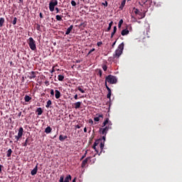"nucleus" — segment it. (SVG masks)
I'll return each instance as SVG.
<instances>
[{
	"label": "nucleus",
	"instance_id": "f257e3e1",
	"mask_svg": "<svg viewBox=\"0 0 182 182\" xmlns=\"http://www.w3.org/2000/svg\"><path fill=\"white\" fill-rule=\"evenodd\" d=\"M102 140L104 141L103 142H102V139L96 140L92 146V149L95 150V151L97 153L99 156L102 154L103 149L105 148V141H106V134H105V136H102Z\"/></svg>",
	"mask_w": 182,
	"mask_h": 182
},
{
	"label": "nucleus",
	"instance_id": "f03ea898",
	"mask_svg": "<svg viewBox=\"0 0 182 182\" xmlns=\"http://www.w3.org/2000/svg\"><path fill=\"white\" fill-rule=\"evenodd\" d=\"M123 49H124V43H122L118 46L117 49L115 50V53L113 55L114 58L119 59L122 53H123Z\"/></svg>",
	"mask_w": 182,
	"mask_h": 182
},
{
	"label": "nucleus",
	"instance_id": "7ed1b4c3",
	"mask_svg": "<svg viewBox=\"0 0 182 182\" xmlns=\"http://www.w3.org/2000/svg\"><path fill=\"white\" fill-rule=\"evenodd\" d=\"M107 83L110 85H116L117 83V77L114 75H109L105 77V87L107 86Z\"/></svg>",
	"mask_w": 182,
	"mask_h": 182
},
{
	"label": "nucleus",
	"instance_id": "20e7f679",
	"mask_svg": "<svg viewBox=\"0 0 182 182\" xmlns=\"http://www.w3.org/2000/svg\"><path fill=\"white\" fill-rule=\"evenodd\" d=\"M28 43L31 50H36V41L33 40V38L30 37L28 40Z\"/></svg>",
	"mask_w": 182,
	"mask_h": 182
},
{
	"label": "nucleus",
	"instance_id": "39448f33",
	"mask_svg": "<svg viewBox=\"0 0 182 182\" xmlns=\"http://www.w3.org/2000/svg\"><path fill=\"white\" fill-rule=\"evenodd\" d=\"M23 134V128L20 127L18 129V135L14 136L16 139V141H14V143H18V141H19V139L22 137Z\"/></svg>",
	"mask_w": 182,
	"mask_h": 182
},
{
	"label": "nucleus",
	"instance_id": "423d86ee",
	"mask_svg": "<svg viewBox=\"0 0 182 182\" xmlns=\"http://www.w3.org/2000/svg\"><path fill=\"white\" fill-rule=\"evenodd\" d=\"M58 5V0H52L49 3V9L50 12H53L55 11V7Z\"/></svg>",
	"mask_w": 182,
	"mask_h": 182
},
{
	"label": "nucleus",
	"instance_id": "0eeeda50",
	"mask_svg": "<svg viewBox=\"0 0 182 182\" xmlns=\"http://www.w3.org/2000/svg\"><path fill=\"white\" fill-rule=\"evenodd\" d=\"M63 180H65V181H63ZM70 180H72V176L68 175L65 178V176L63 175H62L60 177L59 182H69V181H70Z\"/></svg>",
	"mask_w": 182,
	"mask_h": 182
},
{
	"label": "nucleus",
	"instance_id": "6e6552de",
	"mask_svg": "<svg viewBox=\"0 0 182 182\" xmlns=\"http://www.w3.org/2000/svg\"><path fill=\"white\" fill-rule=\"evenodd\" d=\"M111 129L112 127L106 126L105 128L100 129V133L101 134H107V132H109V130H110Z\"/></svg>",
	"mask_w": 182,
	"mask_h": 182
},
{
	"label": "nucleus",
	"instance_id": "1a4fd4ad",
	"mask_svg": "<svg viewBox=\"0 0 182 182\" xmlns=\"http://www.w3.org/2000/svg\"><path fill=\"white\" fill-rule=\"evenodd\" d=\"M107 124H108V127H112V121L109 120V118L105 119V120L102 123V127H105Z\"/></svg>",
	"mask_w": 182,
	"mask_h": 182
},
{
	"label": "nucleus",
	"instance_id": "9d476101",
	"mask_svg": "<svg viewBox=\"0 0 182 182\" xmlns=\"http://www.w3.org/2000/svg\"><path fill=\"white\" fill-rule=\"evenodd\" d=\"M103 120V115L101 113L96 114L95 117H94V120L95 122H100V119Z\"/></svg>",
	"mask_w": 182,
	"mask_h": 182
},
{
	"label": "nucleus",
	"instance_id": "9b49d317",
	"mask_svg": "<svg viewBox=\"0 0 182 182\" xmlns=\"http://www.w3.org/2000/svg\"><path fill=\"white\" fill-rule=\"evenodd\" d=\"M28 77H29L30 79H35V77H36V73L34 71L28 73Z\"/></svg>",
	"mask_w": 182,
	"mask_h": 182
},
{
	"label": "nucleus",
	"instance_id": "f8f14e48",
	"mask_svg": "<svg viewBox=\"0 0 182 182\" xmlns=\"http://www.w3.org/2000/svg\"><path fill=\"white\" fill-rule=\"evenodd\" d=\"M139 5L141 6H144V5H147V4H151V1L150 0H146V1H141V2L139 1Z\"/></svg>",
	"mask_w": 182,
	"mask_h": 182
},
{
	"label": "nucleus",
	"instance_id": "ddd939ff",
	"mask_svg": "<svg viewBox=\"0 0 182 182\" xmlns=\"http://www.w3.org/2000/svg\"><path fill=\"white\" fill-rule=\"evenodd\" d=\"M89 160H90V157H87L85 159H84L82 162L81 167H86V164H87Z\"/></svg>",
	"mask_w": 182,
	"mask_h": 182
},
{
	"label": "nucleus",
	"instance_id": "4468645a",
	"mask_svg": "<svg viewBox=\"0 0 182 182\" xmlns=\"http://www.w3.org/2000/svg\"><path fill=\"white\" fill-rule=\"evenodd\" d=\"M106 89L108 91V94L107 95V99H109V100H110V97L112 96V90L107 85H106Z\"/></svg>",
	"mask_w": 182,
	"mask_h": 182
},
{
	"label": "nucleus",
	"instance_id": "2eb2a0df",
	"mask_svg": "<svg viewBox=\"0 0 182 182\" xmlns=\"http://www.w3.org/2000/svg\"><path fill=\"white\" fill-rule=\"evenodd\" d=\"M38 173V164L36 166V167L31 171V176H36V174Z\"/></svg>",
	"mask_w": 182,
	"mask_h": 182
},
{
	"label": "nucleus",
	"instance_id": "dca6fc26",
	"mask_svg": "<svg viewBox=\"0 0 182 182\" xmlns=\"http://www.w3.org/2000/svg\"><path fill=\"white\" fill-rule=\"evenodd\" d=\"M61 96V94H60V92L58 90H55V99H59Z\"/></svg>",
	"mask_w": 182,
	"mask_h": 182
},
{
	"label": "nucleus",
	"instance_id": "f3484780",
	"mask_svg": "<svg viewBox=\"0 0 182 182\" xmlns=\"http://www.w3.org/2000/svg\"><path fill=\"white\" fill-rule=\"evenodd\" d=\"M138 15H139L138 19H143L144 18L146 17V13H142L141 11H139Z\"/></svg>",
	"mask_w": 182,
	"mask_h": 182
},
{
	"label": "nucleus",
	"instance_id": "a211bd4d",
	"mask_svg": "<svg viewBox=\"0 0 182 182\" xmlns=\"http://www.w3.org/2000/svg\"><path fill=\"white\" fill-rule=\"evenodd\" d=\"M129 30L126 28L122 31L121 34L122 36H126V35H129Z\"/></svg>",
	"mask_w": 182,
	"mask_h": 182
},
{
	"label": "nucleus",
	"instance_id": "6ab92c4d",
	"mask_svg": "<svg viewBox=\"0 0 182 182\" xmlns=\"http://www.w3.org/2000/svg\"><path fill=\"white\" fill-rule=\"evenodd\" d=\"M81 105H82L81 102H77L74 103L75 109H80Z\"/></svg>",
	"mask_w": 182,
	"mask_h": 182
},
{
	"label": "nucleus",
	"instance_id": "aec40b11",
	"mask_svg": "<svg viewBox=\"0 0 182 182\" xmlns=\"http://www.w3.org/2000/svg\"><path fill=\"white\" fill-rule=\"evenodd\" d=\"M72 29H73V25H71L66 31L65 35H69L70 32H72Z\"/></svg>",
	"mask_w": 182,
	"mask_h": 182
},
{
	"label": "nucleus",
	"instance_id": "412c9836",
	"mask_svg": "<svg viewBox=\"0 0 182 182\" xmlns=\"http://www.w3.org/2000/svg\"><path fill=\"white\" fill-rule=\"evenodd\" d=\"M52 132V128L50 127H47L45 129V133H46V134H49V133H51Z\"/></svg>",
	"mask_w": 182,
	"mask_h": 182
},
{
	"label": "nucleus",
	"instance_id": "4be33fe9",
	"mask_svg": "<svg viewBox=\"0 0 182 182\" xmlns=\"http://www.w3.org/2000/svg\"><path fill=\"white\" fill-rule=\"evenodd\" d=\"M66 139H68V136H63V135L59 136L60 141H65V140H66Z\"/></svg>",
	"mask_w": 182,
	"mask_h": 182
},
{
	"label": "nucleus",
	"instance_id": "5701e85b",
	"mask_svg": "<svg viewBox=\"0 0 182 182\" xmlns=\"http://www.w3.org/2000/svg\"><path fill=\"white\" fill-rule=\"evenodd\" d=\"M36 113H38V116H41L43 113V110L41 107L37 108Z\"/></svg>",
	"mask_w": 182,
	"mask_h": 182
},
{
	"label": "nucleus",
	"instance_id": "b1692460",
	"mask_svg": "<svg viewBox=\"0 0 182 182\" xmlns=\"http://www.w3.org/2000/svg\"><path fill=\"white\" fill-rule=\"evenodd\" d=\"M4 23H5V18L3 17L0 18V27L2 28L4 26Z\"/></svg>",
	"mask_w": 182,
	"mask_h": 182
},
{
	"label": "nucleus",
	"instance_id": "393cba45",
	"mask_svg": "<svg viewBox=\"0 0 182 182\" xmlns=\"http://www.w3.org/2000/svg\"><path fill=\"white\" fill-rule=\"evenodd\" d=\"M24 100H25V102H29L30 100H32V97H30L29 95H26L25 97H24Z\"/></svg>",
	"mask_w": 182,
	"mask_h": 182
},
{
	"label": "nucleus",
	"instance_id": "a878e982",
	"mask_svg": "<svg viewBox=\"0 0 182 182\" xmlns=\"http://www.w3.org/2000/svg\"><path fill=\"white\" fill-rule=\"evenodd\" d=\"M58 79L60 82H63V80L65 79V76L63 75H59L58 77Z\"/></svg>",
	"mask_w": 182,
	"mask_h": 182
},
{
	"label": "nucleus",
	"instance_id": "bb28decb",
	"mask_svg": "<svg viewBox=\"0 0 182 182\" xmlns=\"http://www.w3.org/2000/svg\"><path fill=\"white\" fill-rule=\"evenodd\" d=\"M28 146H29V144H29V138H27L26 139V141H25V143L23 144V147H26V146H28Z\"/></svg>",
	"mask_w": 182,
	"mask_h": 182
},
{
	"label": "nucleus",
	"instance_id": "cd10ccee",
	"mask_svg": "<svg viewBox=\"0 0 182 182\" xmlns=\"http://www.w3.org/2000/svg\"><path fill=\"white\" fill-rule=\"evenodd\" d=\"M77 90H79L81 93H85V90H83V86H78Z\"/></svg>",
	"mask_w": 182,
	"mask_h": 182
},
{
	"label": "nucleus",
	"instance_id": "c85d7f7f",
	"mask_svg": "<svg viewBox=\"0 0 182 182\" xmlns=\"http://www.w3.org/2000/svg\"><path fill=\"white\" fill-rule=\"evenodd\" d=\"M11 154H12V149H9L6 152V156L7 157H11Z\"/></svg>",
	"mask_w": 182,
	"mask_h": 182
},
{
	"label": "nucleus",
	"instance_id": "c756f323",
	"mask_svg": "<svg viewBox=\"0 0 182 182\" xmlns=\"http://www.w3.org/2000/svg\"><path fill=\"white\" fill-rule=\"evenodd\" d=\"M133 10L134 11L135 15H139L140 13V11L138 9H136V7H134Z\"/></svg>",
	"mask_w": 182,
	"mask_h": 182
},
{
	"label": "nucleus",
	"instance_id": "7c9ffc66",
	"mask_svg": "<svg viewBox=\"0 0 182 182\" xmlns=\"http://www.w3.org/2000/svg\"><path fill=\"white\" fill-rule=\"evenodd\" d=\"M63 17V16L57 15V16H55V18H56L57 21H63V20L62 19Z\"/></svg>",
	"mask_w": 182,
	"mask_h": 182
},
{
	"label": "nucleus",
	"instance_id": "2f4dec72",
	"mask_svg": "<svg viewBox=\"0 0 182 182\" xmlns=\"http://www.w3.org/2000/svg\"><path fill=\"white\" fill-rule=\"evenodd\" d=\"M52 105V101L50 100H49L48 102H47V105H46V107H50V105Z\"/></svg>",
	"mask_w": 182,
	"mask_h": 182
},
{
	"label": "nucleus",
	"instance_id": "473e14b6",
	"mask_svg": "<svg viewBox=\"0 0 182 182\" xmlns=\"http://www.w3.org/2000/svg\"><path fill=\"white\" fill-rule=\"evenodd\" d=\"M17 21H18V18L14 17V20H13V21H12V24H13V25H16Z\"/></svg>",
	"mask_w": 182,
	"mask_h": 182
},
{
	"label": "nucleus",
	"instance_id": "72a5a7b5",
	"mask_svg": "<svg viewBox=\"0 0 182 182\" xmlns=\"http://www.w3.org/2000/svg\"><path fill=\"white\" fill-rule=\"evenodd\" d=\"M122 25H123V19H121V20L119 21L118 28H122Z\"/></svg>",
	"mask_w": 182,
	"mask_h": 182
},
{
	"label": "nucleus",
	"instance_id": "f704fd0d",
	"mask_svg": "<svg viewBox=\"0 0 182 182\" xmlns=\"http://www.w3.org/2000/svg\"><path fill=\"white\" fill-rule=\"evenodd\" d=\"M102 69H103V70H104L105 72H106V70H107V65L103 64V65H102Z\"/></svg>",
	"mask_w": 182,
	"mask_h": 182
},
{
	"label": "nucleus",
	"instance_id": "c9c22d12",
	"mask_svg": "<svg viewBox=\"0 0 182 182\" xmlns=\"http://www.w3.org/2000/svg\"><path fill=\"white\" fill-rule=\"evenodd\" d=\"M95 50H96V49H95V48L91 49V50L88 52L87 56H89V55H90V53H92V52H95Z\"/></svg>",
	"mask_w": 182,
	"mask_h": 182
},
{
	"label": "nucleus",
	"instance_id": "e433bc0d",
	"mask_svg": "<svg viewBox=\"0 0 182 182\" xmlns=\"http://www.w3.org/2000/svg\"><path fill=\"white\" fill-rule=\"evenodd\" d=\"M55 96V91L53 90H50V97H53Z\"/></svg>",
	"mask_w": 182,
	"mask_h": 182
},
{
	"label": "nucleus",
	"instance_id": "4c0bfd02",
	"mask_svg": "<svg viewBox=\"0 0 182 182\" xmlns=\"http://www.w3.org/2000/svg\"><path fill=\"white\" fill-rule=\"evenodd\" d=\"M71 5H72V6H76V1L72 0L71 1Z\"/></svg>",
	"mask_w": 182,
	"mask_h": 182
},
{
	"label": "nucleus",
	"instance_id": "58836bf2",
	"mask_svg": "<svg viewBox=\"0 0 182 182\" xmlns=\"http://www.w3.org/2000/svg\"><path fill=\"white\" fill-rule=\"evenodd\" d=\"M36 29L38 30V31H41V26L39 25V24H36Z\"/></svg>",
	"mask_w": 182,
	"mask_h": 182
},
{
	"label": "nucleus",
	"instance_id": "ea45409f",
	"mask_svg": "<svg viewBox=\"0 0 182 182\" xmlns=\"http://www.w3.org/2000/svg\"><path fill=\"white\" fill-rule=\"evenodd\" d=\"M102 70L99 69L98 70V75H100V77H102Z\"/></svg>",
	"mask_w": 182,
	"mask_h": 182
},
{
	"label": "nucleus",
	"instance_id": "a19ab883",
	"mask_svg": "<svg viewBox=\"0 0 182 182\" xmlns=\"http://www.w3.org/2000/svg\"><path fill=\"white\" fill-rule=\"evenodd\" d=\"M102 45H103V43L101 41L97 43V46H102Z\"/></svg>",
	"mask_w": 182,
	"mask_h": 182
},
{
	"label": "nucleus",
	"instance_id": "79ce46f5",
	"mask_svg": "<svg viewBox=\"0 0 182 182\" xmlns=\"http://www.w3.org/2000/svg\"><path fill=\"white\" fill-rule=\"evenodd\" d=\"M121 5H122V6H124V5H126V0H123L121 3Z\"/></svg>",
	"mask_w": 182,
	"mask_h": 182
},
{
	"label": "nucleus",
	"instance_id": "37998d69",
	"mask_svg": "<svg viewBox=\"0 0 182 182\" xmlns=\"http://www.w3.org/2000/svg\"><path fill=\"white\" fill-rule=\"evenodd\" d=\"M55 11H56V14H59V12H60L61 10L59 9V8L56 7V8H55Z\"/></svg>",
	"mask_w": 182,
	"mask_h": 182
},
{
	"label": "nucleus",
	"instance_id": "c03bdc74",
	"mask_svg": "<svg viewBox=\"0 0 182 182\" xmlns=\"http://www.w3.org/2000/svg\"><path fill=\"white\" fill-rule=\"evenodd\" d=\"M117 31V27L114 26L113 29V32L116 33Z\"/></svg>",
	"mask_w": 182,
	"mask_h": 182
},
{
	"label": "nucleus",
	"instance_id": "a18cd8bd",
	"mask_svg": "<svg viewBox=\"0 0 182 182\" xmlns=\"http://www.w3.org/2000/svg\"><path fill=\"white\" fill-rule=\"evenodd\" d=\"M39 16H40L41 19H43V14L42 13L39 14Z\"/></svg>",
	"mask_w": 182,
	"mask_h": 182
},
{
	"label": "nucleus",
	"instance_id": "49530a36",
	"mask_svg": "<svg viewBox=\"0 0 182 182\" xmlns=\"http://www.w3.org/2000/svg\"><path fill=\"white\" fill-rule=\"evenodd\" d=\"M110 29H112V27L110 26H109L108 28H107L106 32L110 31Z\"/></svg>",
	"mask_w": 182,
	"mask_h": 182
},
{
	"label": "nucleus",
	"instance_id": "de8ad7c7",
	"mask_svg": "<svg viewBox=\"0 0 182 182\" xmlns=\"http://www.w3.org/2000/svg\"><path fill=\"white\" fill-rule=\"evenodd\" d=\"M85 157H86V152H85V154L80 158V161H82V160H83V159H85Z\"/></svg>",
	"mask_w": 182,
	"mask_h": 182
},
{
	"label": "nucleus",
	"instance_id": "09e8293b",
	"mask_svg": "<svg viewBox=\"0 0 182 182\" xmlns=\"http://www.w3.org/2000/svg\"><path fill=\"white\" fill-rule=\"evenodd\" d=\"M4 168V166L0 164V173H2V168Z\"/></svg>",
	"mask_w": 182,
	"mask_h": 182
},
{
	"label": "nucleus",
	"instance_id": "8fccbe9b",
	"mask_svg": "<svg viewBox=\"0 0 182 182\" xmlns=\"http://www.w3.org/2000/svg\"><path fill=\"white\" fill-rule=\"evenodd\" d=\"M123 8H124V6H122V4L119 6V9H121V11H123Z\"/></svg>",
	"mask_w": 182,
	"mask_h": 182
},
{
	"label": "nucleus",
	"instance_id": "3c124183",
	"mask_svg": "<svg viewBox=\"0 0 182 182\" xmlns=\"http://www.w3.org/2000/svg\"><path fill=\"white\" fill-rule=\"evenodd\" d=\"M114 33H114V31H112V33H111V38H113V36H114Z\"/></svg>",
	"mask_w": 182,
	"mask_h": 182
},
{
	"label": "nucleus",
	"instance_id": "603ef678",
	"mask_svg": "<svg viewBox=\"0 0 182 182\" xmlns=\"http://www.w3.org/2000/svg\"><path fill=\"white\" fill-rule=\"evenodd\" d=\"M74 99L75 100H77L78 97H77V94H76L75 96H74Z\"/></svg>",
	"mask_w": 182,
	"mask_h": 182
},
{
	"label": "nucleus",
	"instance_id": "864d4df0",
	"mask_svg": "<svg viewBox=\"0 0 182 182\" xmlns=\"http://www.w3.org/2000/svg\"><path fill=\"white\" fill-rule=\"evenodd\" d=\"M114 45H116V41H114L112 45V48H114Z\"/></svg>",
	"mask_w": 182,
	"mask_h": 182
},
{
	"label": "nucleus",
	"instance_id": "5fc2aeb1",
	"mask_svg": "<svg viewBox=\"0 0 182 182\" xmlns=\"http://www.w3.org/2000/svg\"><path fill=\"white\" fill-rule=\"evenodd\" d=\"M89 123H91V124H93V120L92 119H89Z\"/></svg>",
	"mask_w": 182,
	"mask_h": 182
},
{
	"label": "nucleus",
	"instance_id": "6e6d98bb",
	"mask_svg": "<svg viewBox=\"0 0 182 182\" xmlns=\"http://www.w3.org/2000/svg\"><path fill=\"white\" fill-rule=\"evenodd\" d=\"M75 127H76V129H80V125L77 124V125L75 126Z\"/></svg>",
	"mask_w": 182,
	"mask_h": 182
},
{
	"label": "nucleus",
	"instance_id": "4d7b16f0",
	"mask_svg": "<svg viewBox=\"0 0 182 182\" xmlns=\"http://www.w3.org/2000/svg\"><path fill=\"white\" fill-rule=\"evenodd\" d=\"M84 132L87 133V129L86 127L84 128Z\"/></svg>",
	"mask_w": 182,
	"mask_h": 182
},
{
	"label": "nucleus",
	"instance_id": "13d9d810",
	"mask_svg": "<svg viewBox=\"0 0 182 182\" xmlns=\"http://www.w3.org/2000/svg\"><path fill=\"white\" fill-rule=\"evenodd\" d=\"M113 25V21H111L109 23V26H111Z\"/></svg>",
	"mask_w": 182,
	"mask_h": 182
},
{
	"label": "nucleus",
	"instance_id": "bf43d9fd",
	"mask_svg": "<svg viewBox=\"0 0 182 182\" xmlns=\"http://www.w3.org/2000/svg\"><path fill=\"white\" fill-rule=\"evenodd\" d=\"M105 6H107V1H105V4H103Z\"/></svg>",
	"mask_w": 182,
	"mask_h": 182
},
{
	"label": "nucleus",
	"instance_id": "052dcab7",
	"mask_svg": "<svg viewBox=\"0 0 182 182\" xmlns=\"http://www.w3.org/2000/svg\"><path fill=\"white\" fill-rule=\"evenodd\" d=\"M83 25H85V23H81L80 24V26H83Z\"/></svg>",
	"mask_w": 182,
	"mask_h": 182
},
{
	"label": "nucleus",
	"instance_id": "680f3d73",
	"mask_svg": "<svg viewBox=\"0 0 182 182\" xmlns=\"http://www.w3.org/2000/svg\"><path fill=\"white\" fill-rule=\"evenodd\" d=\"M45 84H46V85H49V81H46V82H45Z\"/></svg>",
	"mask_w": 182,
	"mask_h": 182
},
{
	"label": "nucleus",
	"instance_id": "e2e57ef3",
	"mask_svg": "<svg viewBox=\"0 0 182 182\" xmlns=\"http://www.w3.org/2000/svg\"><path fill=\"white\" fill-rule=\"evenodd\" d=\"M73 182H76V178L73 180Z\"/></svg>",
	"mask_w": 182,
	"mask_h": 182
},
{
	"label": "nucleus",
	"instance_id": "0e129e2a",
	"mask_svg": "<svg viewBox=\"0 0 182 182\" xmlns=\"http://www.w3.org/2000/svg\"><path fill=\"white\" fill-rule=\"evenodd\" d=\"M18 1H19V2H21V3L23 2V0H18Z\"/></svg>",
	"mask_w": 182,
	"mask_h": 182
},
{
	"label": "nucleus",
	"instance_id": "69168bd1",
	"mask_svg": "<svg viewBox=\"0 0 182 182\" xmlns=\"http://www.w3.org/2000/svg\"><path fill=\"white\" fill-rule=\"evenodd\" d=\"M22 114V112H19L18 116H21Z\"/></svg>",
	"mask_w": 182,
	"mask_h": 182
},
{
	"label": "nucleus",
	"instance_id": "338daca9",
	"mask_svg": "<svg viewBox=\"0 0 182 182\" xmlns=\"http://www.w3.org/2000/svg\"><path fill=\"white\" fill-rule=\"evenodd\" d=\"M80 63V61H77V63Z\"/></svg>",
	"mask_w": 182,
	"mask_h": 182
},
{
	"label": "nucleus",
	"instance_id": "774afa93",
	"mask_svg": "<svg viewBox=\"0 0 182 182\" xmlns=\"http://www.w3.org/2000/svg\"><path fill=\"white\" fill-rule=\"evenodd\" d=\"M127 1H132V0H127Z\"/></svg>",
	"mask_w": 182,
	"mask_h": 182
}]
</instances>
